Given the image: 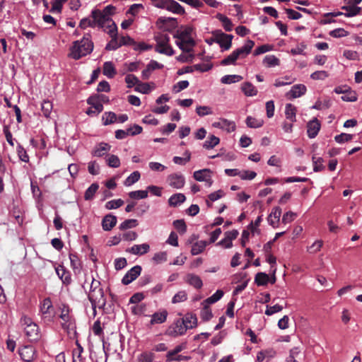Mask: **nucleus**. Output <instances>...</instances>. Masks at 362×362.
Wrapping results in <instances>:
<instances>
[{"instance_id":"nucleus-22","label":"nucleus","mask_w":362,"mask_h":362,"mask_svg":"<svg viewBox=\"0 0 362 362\" xmlns=\"http://www.w3.org/2000/svg\"><path fill=\"white\" fill-rule=\"evenodd\" d=\"M185 281L195 288H201L203 286L202 279L194 274H187L185 278Z\"/></svg>"},{"instance_id":"nucleus-46","label":"nucleus","mask_w":362,"mask_h":362,"mask_svg":"<svg viewBox=\"0 0 362 362\" xmlns=\"http://www.w3.org/2000/svg\"><path fill=\"white\" fill-rule=\"evenodd\" d=\"M77 349L73 351V362H85V358L82 357L81 354L83 351V347L76 342Z\"/></svg>"},{"instance_id":"nucleus-45","label":"nucleus","mask_w":362,"mask_h":362,"mask_svg":"<svg viewBox=\"0 0 362 362\" xmlns=\"http://www.w3.org/2000/svg\"><path fill=\"white\" fill-rule=\"evenodd\" d=\"M184 156L185 157L174 156L173 158V162L177 165H185L187 162L190 160L191 153L189 151H186L184 153Z\"/></svg>"},{"instance_id":"nucleus-36","label":"nucleus","mask_w":362,"mask_h":362,"mask_svg":"<svg viewBox=\"0 0 362 362\" xmlns=\"http://www.w3.org/2000/svg\"><path fill=\"white\" fill-rule=\"evenodd\" d=\"M117 117L113 112H105L102 116L103 125H109L117 122Z\"/></svg>"},{"instance_id":"nucleus-60","label":"nucleus","mask_w":362,"mask_h":362,"mask_svg":"<svg viewBox=\"0 0 362 362\" xmlns=\"http://www.w3.org/2000/svg\"><path fill=\"white\" fill-rule=\"evenodd\" d=\"M124 204V201L121 199H113L107 202L105 204V208L107 209H115Z\"/></svg>"},{"instance_id":"nucleus-55","label":"nucleus","mask_w":362,"mask_h":362,"mask_svg":"<svg viewBox=\"0 0 362 362\" xmlns=\"http://www.w3.org/2000/svg\"><path fill=\"white\" fill-rule=\"evenodd\" d=\"M219 141L220 140L217 136L211 135L204 142V147L206 149L213 148L214 146L219 144Z\"/></svg>"},{"instance_id":"nucleus-30","label":"nucleus","mask_w":362,"mask_h":362,"mask_svg":"<svg viewBox=\"0 0 362 362\" xmlns=\"http://www.w3.org/2000/svg\"><path fill=\"white\" fill-rule=\"evenodd\" d=\"M209 245V243L206 240H199L194 243L191 249V253L192 255H197L202 253Z\"/></svg>"},{"instance_id":"nucleus-62","label":"nucleus","mask_w":362,"mask_h":362,"mask_svg":"<svg viewBox=\"0 0 362 362\" xmlns=\"http://www.w3.org/2000/svg\"><path fill=\"white\" fill-rule=\"evenodd\" d=\"M138 225V221L136 219H127L123 221L120 226L119 228L121 230H127L129 228H132L136 227Z\"/></svg>"},{"instance_id":"nucleus-27","label":"nucleus","mask_w":362,"mask_h":362,"mask_svg":"<svg viewBox=\"0 0 362 362\" xmlns=\"http://www.w3.org/2000/svg\"><path fill=\"white\" fill-rule=\"evenodd\" d=\"M166 10L178 15L185 13L184 8L179 3L174 0L168 1Z\"/></svg>"},{"instance_id":"nucleus-51","label":"nucleus","mask_w":362,"mask_h":362,"mask_svg":"<svg viewBox=\"0 0 362 362\" xmlns=\"http://www.w3.org/2000/svg\"><path fill=\"white\" fill-rule=\"evenodd\" d=\"M312 160L313 164V170L315 172H320L325 169V166L323 165L324 160L322 158L313 156Z\"/></svg>"},{"instance_id":"nucleus-12","label":"nucleus","mask_w":362,"mask_h":362,"mask_svg":"<svg viewBox=\"0 0 362 362\" xmlns=\"http://www.w3.org/2000/svg\"><path fill=\"white\" fill-rule=\"evenodd\" d=\"M186 329L181 319H177L168 327L166 334L171 337H178L185 334Z\"/></svg>"},{"instance_id":"nucleus-26","label":"nucleus","mask_w":362,"mask_h":362,"mask_svg":"<svg viewBox=\"0 0 362 362\" xmlns=\"http://www.w3.org/2000/svg\"><path fill=\"white\" fill-rule=\"evenodd\" d=\"M284 113L286 119L291 122H296L297 108L295 105L291 103L286 104Z\"/></svg>"},{"instance_id":"nucleus-54","label":"nucleus","mask_w":362,"mask_h":362,"mask_svg":"<svg viewBox=\"0 0 362 362\" xmlns=\"http://www.w3.org/2000/svg\"><path fill=\"white\" fill-rule=\"evenodd\" d=\"M295 81V78H293L291 76H286L283 78H278L275 80L274 83L276 87H281L286 85L291 84Z\"/></svg>"},{"instance_id":"nucleus-61","label":"nucleus","mask_w":362,"mask_h":362,"mask_svg":"<svg viewBox=\"0 0 362 362\" xmlns=\"http://www.w3.org/2000/svg\"><path fill=\"white\" fill-rule=\"evenodd\" d=\"M17 153L21 160L25 163L29 162V156L25 148L21 144H18L17 146Z\"/></svg>"},{"instance_id":"nucleus-32","label":"nucleus","mask_w":362,"mask_h":362,"mask_svg":"<svg viewBox=\"0 0 362 362\" xmlns=\"http://www.w3.org/2000/svg\"><path fill=\"white\" fill-rule=\"evenodd\" d=\"M241 89L246 96L252 97L257 94V89L250 82L243 83Z\"/></svg>"},{"instance_id":"nucleus-14","label":"nucleus","mask_w":362,"mask_h":362,"mask_svg":"<svg viewBox=\"0 0 362 362\" xmlns=\"http://www.w3.org/2000/svg\"><path fill=\"white\" fill-rule=\"evenodd\" d=\"M92 18L95 20L96 25L101 28H105L110 22L112 18L100 10H93L91 13Z\"/></svg>"},{"instance_id":"nucleus-1","label":"nucleus","mask_w":362,"mask_h":362,"mask_svg":"<svg viewBox=\"0 0 362 362\" xmlns=\"http://www.w3.org/2000/svg\"><path fill=\"white\" fill-rule=\"evenodd\" d=\"M176 45L184 52H191L194 46V30L190 26L181 27L173 35Z\"/></svg>"},{"instance_id":"nucleus-20","label":"nucleus","mask_w":362,"mask_h":362,"mask_svg":"<svg viewBox=\"0 0 362 362\" xmlns=\"http://www.w3.org/2000/svg\"><path fill=\"white\" fill-rule=\"evenodd\" d=\"M307 127V133L308 137L313 139L317 135L320 129V123L317 118H314L313 120L308 123Z\"/></svg>"},{"instance_id":"nucleus-7","label":"nucleus","mask_w":362,"mask_h":362,"mask_svg":"<svg viewBox=\"0 0 362 362\" xmlns=\"http://www.w3.org/2000/svg\"><path fill=\"white\" fill-rule=\"evenodd\" d=\"M40 313L45 322H50L53 320L55 312L50 298H45L40 302Z\"/></svg>"},{"instance_id":"nucleus-56","label":"nucleus","mask_w":362,"mask_h":362,"mask_svg":"<svg viewBox=\"0 0 362 362\" xmlns=\"http://www.w3.org/2000/svg\"><path fill=\"white\" fill-rule=\"evenodd\" d=\"M187 299V294L185 291H180L172 298L173 304L185 302Z\"/></svg>"},{"instance_id":"nucleus-15","label":"nucleus","mask_w":362,"mask_h":362,"mask_svg":"<svg viewBox=\"0 0 362 362\" xmlns=\"http://www.w3.org/2000/svg\"><path fill=\"white\" fill-rule=\"evenodd\" d=\"M212 127L221 129L227 133H231L236 129L235 123L226 118H220L218 122H214L212 124Z\"/></svg>"},{"instance_id":"nucleus-53","label":"nucleus","mask_w":362,"mask_h":362,"mask_svg":"<svg viewBox=\"0 0 362 362\" xmlns=\"http://www.w3.org/2000/svg\"><path fill=\"white\" fill-rule=\"evenodd\" d=\"M196 112L199 117H204L206 115H212L213 110L211 107L203 105L197 106L196 108Z\"/></svg>"},{"instance_id":"nucleus-35","label":"nucleus","mask_w":362,"mask_h":362,"mask_svg":"<svg viewBox=\"0 0 362 362\" xmlns=\"http://www.w3.org/2000/svg\"><path fill=\"white\" fill-rule=\"evenodd\" d=\"M103 74L107 78H112L116 74L115 66L112 62H106L103 64Z\"/></svg>"},{"instance_id":"nucleus-31","label":"nucleus","mask_w":362,"mask_h":362,"mask_svg":"<svg viewBox=\"0 0 362 362\" xmlns=\"http://www.w3.org/2000/svg\"><path fill=\"white\" fill-rule=\"evenodd\" d=\"M87 103L95 109V112H101L103 110V105L100 104V98L95 95L89 97L87 100Z\"/></svg>"},{"instance_id":"nucleus-18","label":"nucleus","mask_w":362,"mask_h":362,"mask_svg":"<svg viewBox=\"0 0 362 362\" xmlns=\"http://www.w3.org/2000/svg\"><path fill=\"white\" fill-rule=\"evenodd\" d=\"M281 215V208L279 206L274 207L272 209V211L267 218L269 224L274 228H277L279 226V221H280Z\"/></svg>"},{"instance_id":"nucleus-4","label":"nucleus","mask_w":362,"mask_h":362,"mask_svg":"<svg viewBox=\"0 0 362 362\" xmlns=\"http://www.w3.org/2000/svg\"><path fill=\"white\" fill-rule=\"evenodd\" d=\"M88 298L91 303L94 313L95 308H103L105 305V299L104 297V292L101 287H100V282L93 279L90 291L88 293Z\"/></svg>"},{"instance_id":"nucleus-21","label":"nucleus","mask_w":362,"mask_h":362,"mask_svg":"<svg viewBox=\"0 0 362 362\" xmlns=\"http://www.w3.org/2000/svg\"><path fill=\"white\" fill-rule=\"evenodd\" d=\"M111 146L107 143L101 142L97 144L92 151L93 156L102 157L110 151Z\"/></svg>"},{"instance_id":"nucleus-24","label":"nucleus","mask_w":362,"mask_h":362,"mask_svg":"<svg viewBox=\"0 0 362 362\" xmlns=\"http://www.w3.org/2000/svg\"><path fill=\"white\" fill-rule=\"evenodd\" d=\"M180 319L184 322L186 330L193 329L197 325V318L196 315L192 313H187Z\"/></svg>"},{"instance_id":"nucleus-38","label":"nucleus","mask_w":362,"mask_h":362,"mask_svg":"<svg viewBox=\"0 0 362 362\" xmlns=\"http://www.w3.org/2000/svg\"><path fill=\"white\" fill-rule=\"evenodd\" d=\"M216 18L221 22L223 27L226 30V31H231L233 30V25L228 17L226 16L218 13L216 16Z\"/></svg>"},{"instance_id":"nucleus-63","label":"nucleus","mask_w":362,"mask_h":362,"mask_svg":"<svg viewBox=\"0 0 362 362\" xmlns=\"http://www.w3.org/2000/svg\"><path fill=\"white\" fill-rule=\"evenodd\" d=\"M269 276L265 273H258L255 276V282L258 286H263L267 284Z\"/></svg>"},{"instance_id":"nucleus-41","label":"nucleus","mask_w":362,"mask_h":362,"mask_svg":"<svg viewBox=\"0 0 362 362\" xmlns=\"http://www.w3.org/2000/svg\"><path fill=\"white\" fill-rule=\"evenodd\" d=\"M323 246V241L322 240H317L310 246L307 247V252L309 254L314 255L320 252Z\"/></svg>"},{"instance_id":"nucleus-44","label":"nucleus","mask_w":362,"mask_h":362,"mask_svg":"<svg viewBox=\"0 0 362 362\" xmlns=\"http://www.w3.org/2000/svg\"><path fill=\"white\" fill-rule=\"evenodd\" d=\"M99 185L97 183H93L85 192L84 198L86 200L93 199L95 192L98 191Z\"/></svg>"},{"instance_id":"nucleus-25","label":"nucleus","mask_w":362,"mask_h":362,"mask_svg":"<svg viewBox=\"0 0 362 362\" xmlns=\"http://www.w3.org/2000/svg\"><path fill=\"white\" fill-rule=\"evenodd\" d=\"M117 223V217L112 214L106 215L102 221L103 229L105 231L110 230Z\"/></svg>"},{"instance_id":"nucleus-9","label":"nucleus","mask_w":362,"mask_h":362,"mask_svg":"<svg viewBox=\"0 0 362 362\" xmlns=\"http://www.w3.org/2000/svg\"><path fill=\"white\" fill-rule=\"evenodd\" d=\"M60 309L61 314L59 317L62 320V327L66 329H73L75 326L74 320L69 313V308L66 305H62Z\"/></svg>"},{"instance_id":"nucleus-29","label":"nucleus","mask_w":362,"mask_h":362,"mask_svg":"<svg viewBox=\"0 0 362 362\" xmlns=\"http://www.w3.org/2000/svg\"><path fill=\"white\" fill-rule=\"evenodd\" d=\"M56 273L59 278L63 281L64 284H69L71 282V276L69 273L66 270V269L62 266L59 265L55 268Z\"/></svg>"},{"instance_id":"nucleus-47","label":"nucleus","mask_w":362,"mask_h":362,"mask_svg":"<svg viewBox=\"0 0 362 362\" xmlns=\"http://www.w3.org/2000/svg\"><path fill=\"white\" fill-rule=\"evenodd\" d=\"M106 163L110 168H118L120 165V160L116 155H108L106 157Z\"/></svg>"},{"instance_id":"nucleus-57","label":"nucleus","mask_w":362,"mask_h":362,"mask_svg":"<svg viewBox=\"0 0 362 362\" xmlns=\"http://www.w3.org/2000/svg\"><path fill=\"white\" fill-rule=\"evenodd\" d=\"M204 308L201 310L200 317L204 321H209L212 317L213 314L211 309L209 308V305L203 304Z\"/></svg>"},{"instance_id":"nucleus-28","label":"nucleus","mask_w":362,"mask_h":362,"mask_svg":"<svg viewBox=\"0 0 362 362\" xmlns=\"http://www.w3.org/2000/svg\"><path fill=\"white\" fill-rule=\"evenodd\" d=\"M263 65L267 68L279 66L280 60L274 54L266 55L262 60Z\"/></svg>"},{"instance_id":"nucleus-64","label":"nucleus","mask_w":362,"mask_h":362,"mask_svg":"<svg viewBox=\"0 0 362 362\" xmlns=\"http://www.w3.org/2000/svg\"><path fill=\"white\" fill-rule=\"evenodd\" d=\"M188 81H180L177 83H175L173 87V91L175 93H177L182 90L186 89L189 86Z\"/></svg>"},{"instance_id":"nucleus-2","label":"nucleus","mask_w":362,"mask_h":362,"mask_svg":"<svg viewBox=\"0 0 362 362\" xmlns=\"http://www.w3.org/2000/svg\"><path fill=\"white\" fill-rule=\"evenodd\" d=\"M93 43L89 35H85L81 40H76L70 47L69 57L78 60L92 52Z\"/></svg>"},{"instance_id":"nucleus-40","label":"nucleus","mask_w":362,"mask_h":362,"mask_svg":"<svg viewBox=\"0 0 362 362\" xmlns=\"http://www.w3.org/2000/svg\"><path fill=\"white\" fill-rule=\"evenodd\" d=\"M223 296V291L221 290H217L211 296L204 300L202 304L211 305L218 301Z\"/></svg>"},{"instance_id":"nucleus-23","label":"nucleus","mask_w":362,"mask_h":362,"mask_svg":"<svg viewBox=\"0 0 362 362\" xmlns=\"http://www.w3.org/2000/svg\"><path fill=\"white\" fill-rule=\"evenodd\" d=\"M168 311L166 310H163L160 312H156L151 315V321L150 324L151 325H156V324H162L165 322L167 320L168 317Z\"/></svg>"},{"instance_id":"nucleus-13","label":"nucleus","mask_w":362,"mask_h":362,"mask_svg":"<svg viewBox=\"0 0 362 362\" xmlns=\"http://www.w3.org/2000/svg\"><path fill=\"white\" fill-rule=\"evenodd\" d=\"M193 177L198 182H205L207 183L209 187H211L213 184L212 171L209 168H204L194 171L193 173Z\"/></svg>"},{"instance_id":"nucleus-39","label":"nucleus","mask_w":362,"mask_h":362,"mask_svg":"<svg viewBox=\"0 0 362 362\" xmlns=\"http://www.w3.org/2000/svg\"><path fill=\"white\" fill-rule=\"evenodd\" d=\"M276 354V352L273 349L263 350L257 353V361L258 362H262L265 358H273Z\"/></svg>"},{"instance_id":"nucleus-19","label":"nucleus","mask_w":362,"mask_h":362,"mask_svg":"<svg viewBox=\"0 0 362 362\" xmlns=\"http://www.w3.org/2000/svg\"><path fill=\"white\" fill-rule=\"evenodd\" d=\"M149 250L150 245L148 243H143L141 245H134L128 248L127 252L134 255L141 256L148 253Z\"/></svg>"},{"instance_id":"nucleus-50","label":"nucleus","mask_w":362,"mask_h":362,"mask_svg":"<svg viewBox=\"0 0 362 362\" xmlns=\"http://www.w3.org/2000/svg\"><path fill=\"white\" fill-rule=\"evenodd\" d=\"M239 233L237 230H232L230 231H227L225 233V238H227L228 245H226V248H230L233 246L232 241L238 237Z\"/></svg>"},{"instance_id":"nucleus-5","label":"nucleus","mask_w":362,"mask_h":362,"mask_svg":"<svg viewBox=\"0 0 362 362\" xmlns=\"http://www.w3.org/2000/svg\"><path fill=\"white\" fill-rule=\"evenodd\" d=\"M156 41L155 51L166 56H173L175 51L170 45V37L165 33H158L154 37Z\"/></svg>"},{"instance_id":"nucleus-34","label":"nucleus","mask_w":362,"mask_h":362,"mask_svg":"<svg viewBox=\"0 0 362 362\" xmlns=\"http://www.w3.org/2000/svg\"><path fill=\"white\" fill-rule=\"evenodd\" d=\"M341 8L346 11L344 13V16L348 18L358 15L361 11V7L356 6L355 5L343 6Z\"/></svg>"},{"instance_id":"nucleus-49","label":"nucleus","mask_w":362,"mask_h":362,"mask_svg":"<svg viewBox=\"0 0 362 362\" xmlns=\"http://www.w3.org/2000/svg\"><path fill=\"white\" fill-rule=\"evenodd\" d=\"M300 349L299 347H293L290 350L289 356L286 358V362H299L296 360L300 355Z\"/></svg>"},{"instance_id":"nucleus-6","label":"nucleus","mask_w":362,"mask_h":362,"mask_svg":"<svg viewBox=\"0 0 362 362\" xmlns=\"http://www.w3.org/2000/svg\"><path fill=\"white\" fill-rule=\"evenodd\" d=\"M21 323L24 327V331L26 337L30 341H37L40 337L39 327L37 324L27 317L21 318Z\"/></svg>"},{"instance_id":"nucleus-11","label":"nucleus","mask_w":362,"mask_h":362,"mask_svg":"<svg viewBox=\"0 0 362 362\" xmlns=\"http://www.w3.org/2000/svg\"><path fill=\"white\" fill-rule=\"evenodd\" d=\"M167 182L168 185L174 189H182L185 184V176L180 173H175L167 177Z\"/></svg>"},{"instance_id":"nucleus-59","label":"nucleus","mask_w":362,"mask_h":362,"mask_svg":"<svg viewBox=\"0 0 362 362\" xmlns=\"http://www.w3.org/2000/svg\"><path fill=\"white\" fill-rule=\"evenodd\" d=\"M144 9V6L142 4H134L128 9L127 14L136 16L140 11H143Z\"/></svg>"},{"instance_id":"nucleus-37","label":"nucleus","mask_w":362,"mask_h":362,"mask_svg":"<svg viewBox=\"0 0 362 362\" xmlns=\"http://www.w3.org/2000/svg\"><path fill=\"white\" fill-rule=\"evenodd\" d=\"M241 80H243V77L240 75H225L221 78V82L223 84H231L239 82Z\"/></svg>"},{"instance_id":"nucleus-42","label":"nucleus","mask_w":362,"mask_h":362,"mask_svg":"<svg viewBox=\"0 0 362 362\" xmlns=\"http://www.w3.org/2000/svg\"><path fill=\"white\" fill-rule=\"evenodd\" d=\"M246 124L250 128H259L264 124V121L262 119L254 118L251 116H248L246 118Z\"/></svg>"},{"instance_id":"nucleus-33","label":"nucleus","mask_w":362,"mask_h":362,"mask_svg":"<svg viewBox=\"0 0 362 362\" xmlns=\"http://www.w3.org/2000/svg\"><path fill=\"white\" fill-rule=\"evenodd\" d=\"M186 199L184 194L176 193L173 194L168 199L169 205L171 206H177L183 203Z\"/></svg>"},{"instance_id":"nucleus-10","label":"nucleus","mask_w":362,"mask_h":362,"mask_svg":"<svg viewBox=\"0 0 362 362\" xmlns=\"http://www.w3.org/2000/svg\"><path fill=\"white\" fill-rule=\"evenodd\" d=\"M21 359L25 362H32L37 358V351L31 345L23 346L18 349Z\"/></svg>"},{"instance_id":"nucleus-43","label":"nucleus","mask_w":362,"mask_h":362,"mask_svg":"<svg viewBox=\"0 0 362 362\" xmlns=\"http://www.w3.org/2000/svg\"><path fill=\"white\" fill-rule=\"evenodd\" d=\"M185 348V345L180 344L175 347L173 350L169 351L166 354V361L170 362L174 361L175 356L182 351Z\"/></svg>"},{"instance_id":"nucleus-48","label":"nucleus","mask_w":362,"mask_h":362,"mask_svg":"<svg viewBox=\"0 0 362 362\" xmlns=\"http://www.w3.org/2000/svg\"><path fill=\"white\" fill-rule=\"evenodd\" d=\"M141 177L140 173L139 171H134L131 173L124 180L125 186H131L136 182Z\"/></svg>"},{"instance_id":"nucleus-16","label":"nucleus","mask_w":362,"mask_h":362,"mask_svg":"<svg viewBox=\"0 0 362 362\" xmlns=\"http://www.w3.org/2000/svg\"><path fill=\"white\" fill-rule=\"evenodd\" d=\"M141 267L139 265H136L130 269L122 279V283L124 285H128L134 281L141 274Z\"/></svg>"},{"instance_id":"nucleus-52","label":"nucleus","mask_w":362,"mask_h":362,"mask_svg":"<svg viewBox=\"0 0 362 362\" xmlns=\"http://www.w3.org/2000/svg\"><path fill=\"white\" fill-rule=\"evenodd\" d=\"M154 354L153 352L145 351L140 354L137 356L138 362H153L154 359Z\"/></svg>"},{"instance_id":"nucleus-58","label":"nucleus","mask_w":362,"mask_h":362,"mask_svg":"<svg viewBox=\"0 0 362 362\" xmlns=\"http://www.w3.org/2000/svg\"><path fill=\"white\" fill-rule=\"evenodd\" d=\"M103 29L107 33L110 37H117V27L113 21Z\"/></svg>"},{"instance_id":"nucleus-17","label":"nucleus","mask_w":362,"mask_h":362,"mask_svg":"<svg viewBox=\"0 0 362 362\" xmlns=\"http://www.w3.org/2000/svg\"><path fill=\"white\" fill-rule=\"evenodd\" d=\"M307 88L303 84H296L291 87V90L286 93V97L289 99H295L305 95Z\"/></svg>"},{"instance_id":"nucleus-8","label":"nucleus","mask_w":362,"mask_h":362,"mask_svg":"<svg viewBox=\"0 0 362 362\" xmlns=\"http://www.w3.org/2000/svg\"><path fill=\"white\" fill-rule=\"evenodd\" d=\"M215 42L218 43L222 51L228 50L232 45V35L225 34L221 31H216L214 33Z\"/></svg>"},{"instance_id":"nucleus-3","label":"nucleus","mask_w":362,"mask_h":362,"mask_svg":"<svg viewBox=\"0 0 362 362\" xmlns=\"http://www.w3.org/2000/svg\"><path fill=\"white\" fill-rule=\"evenodd\" d=\"M254 45V41L247 40L244 45L235 49L227 57L223 59L221 64L223 66L235 65L237 60L245 59L251 52Z\"/></svg>"}]
</instances>
